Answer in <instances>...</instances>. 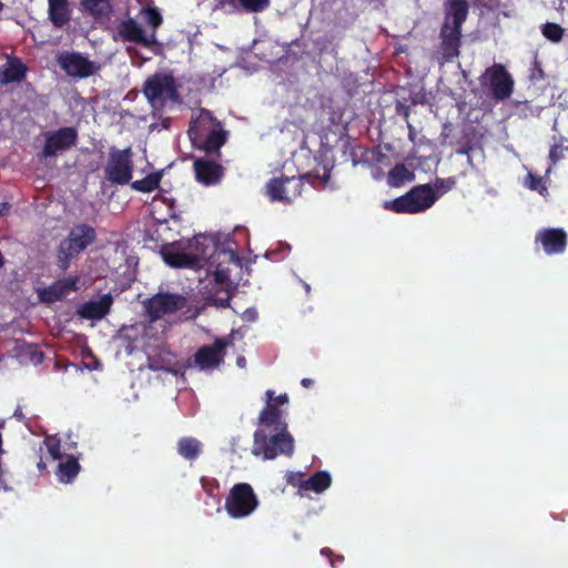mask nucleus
<instances>
[{"mask_svg": "<svg viewBox=\"0 0 568 568\" xmlns=\"http://www.w3.org/2000/svg\"><path fill=\"white\" fill-rule=\"evenodd\" d=\"M97 239L95 230L88 224L74 225L58 246V266L61 271L70 267L72 258L83 252Z\"/></svg>", "mask_w": 568, "mask_h": 568, "instance_id": "obj_2", "label": "nucleus"}, {"mask_svg": "<svg viewBox=\"0 0 568 568\" xmlns=\"http://www.w3.org/2000/svg\"><path fill=\"white\" fill-rule=\"evenodd\" d=\"M244 364H245V358H244V357H240V358H237V365H239V366L243 367V366H244Z\"/></svg>", "mask_w": 568, "mask_h": 568, "instance_id": "obj_50", "label": "nucleus"}, {"mask_svg": "<svg viewBox=\"0 0 568 568\" xmlns=\"http://www.w3.org/2000/svg\"><path fill=\"white\" fill-rule=\"evenodd\" d=\"M307 478H305L304 474L301 471L297 473H291L287 478V483L291 484L294 487H298L301 490H303L304 481Z\"/></svg>", "mask_w": 568, "mask_h": 568, "instance_id": "obj_42", "label": "nucleus"}, {"mask_svg": "<svg viewBox=\"0 0 568 568\" xmlns=\"http://www.w3.org/2000/svg\"><path fill=\"white\" fill-rule=\"evenodd\" d=\"M44 444L51 457L53 459H60L62 457L61 454V444L60 439L53 436H49L44 439Z\"/></svg>", "mask_w": 568, "mask_h": 568, "instance_id": "obj_39", "label": "nucleus"}, {"mask_svg": "<svg viewBox=\"0 0 568 568\" xmlns=\"http://www.w3.org/2000/svg\"><path fill=\"white\" fill-rule=\"evenodd\" d=\"M333 559L336 565L337 562H342L344 560V557L342 555H333Z\"/></svg>", "mask_w": 568, "mask_h": 568, "instance_id": "obj_48", "label": "nucleus"}, {"mask_svg": "<svg viewBox=\"0 0 568 568\" xmlns=\"http://www.w3.org/2000/svg\"><path fill=\"white\" fill-rule=\"evenodd\" d=\"M237 261L239 257L233 250L220 247L217 245L205 265L207 266L209 272L212 273L215 284H225L230 282V266L235 264Z\"/></svg>", "mask_w": 568, "mask_h": 568, "instance_id": "obj_12", "label": "nucleus"}, {"mask_svg": "<svg viewBox=\"0 0 568 568\" xmlns=\"http://www.w3.org/2000/svg\"><path fill=\"white\" fill-rule=\"evenodd\" d=\"M132 155L130 146L124 150L112 148L104 168L105 179L113 184H128L132 179L133 172Z\"/></svg>", "mask_w": 568, "mask_h": 568, "instance_id": "obj_8", "label": "nucleus"}, {"mask_svg": "<svg viewBox=\"0 0 568 568\" xmlns=\"http://www.w3.org/2000/svg\"><path fill=\"white\" fill-rule=\"evenodd\" d=\"M38 467H39L40 469H44V468H45V465H44L42 462H40V463L38 464Z\"/></svg>", "mask_w": 568, "mask_h": 568, "instance_id": "obj_52", "label": "nucleus"}, {"mask_svg": "<svg viewBox=\"0 0 568 568\" xmlns=\"http://www.w3.org/2000/svg\"><path fill=\"white\" fill-rule=\"evenodd\" d=\"M414 173L409 171L405 164L398 163L389 170L387 174V183L393 187H398L414 180Z\"/></svg>", "mask_w": 568, "mask_h": 568, "instance_id": "obj_33", "label": "nucleus"}, {"mask_svg": "<svg viewBox=\"0 0 568 568\" xmlns=\"http://www.w3.org/2000/svg\"><path fill=\"white\" fill-rule=\"evenodd\" d=\"M321 555L327 557L329 559L331 566L333 568H335V561L333 559V555L334 554H333V551L329 548H327V547L323 548L321 550Z\"/></svg>", "mask_w": 568, "mask_h": 568, "instance_id": "obj_45", "label": "nucleus"}, {"mask_svg": "<svg viewBox=\"0 0 568 568\" xmlns=\"http://www.w3.org/2000/svg\"><path fill=\"white\" fill-rule=\"evenodd\" d=\"M81 11L99 20L108 18L112 12L109 0H80Z\"/></svg>", "mask_w": 568, "mask_h": 568, "instance_id": "obj_29", "label": "nucleus"}, {"mask_svg": "<svg viewBox=\"0 0 568 568\" xmlns=\"http://www.w3.org/2000/svg\"><path fill=\"white\" fill-rule=\"evenodd\" d=\"M176 450L185 460L194 462L203 453V444L194 437L185 436L178 440Z\"/></svg>", "mask_w": 568, "mask_h": 568, "instance_id": "obj_28", "label": "nucleus"}, {"mask_svg": "<svg viewBox=\"0 0 568 568\" xmlns=\"http://www.w3.org/2000/svg\"><path fill=\"white\" fill-rule=\"evenodd\" d=\"M226 346L222 338H216L212 345L200 347L194 355L195 364L202 369L219 366L224 359Z\"/></svg>", "mask_w": 568, "mask_h": 568, "instance_id": "obj_18", "label": "nucleus"}, {"mask_svg": "<svg viewBox=\"0 0 568 568\" xmlns=\"http://www.w3.org/2000/svg\"><path fill=\"white\" fill-rule=\"evenodd\" d=\"M227 139L226 132L223 130L222 123L215 124V129L202 138L194 145L206 153H219L220 149L225 144Z\"/></svg>", "mask_w": 568, "mask_h": 568, "instance_id": "obj_26", "label": "nucleus"}, {"mask_svg": "<svg viewBox=\"0 0 568 568\" xmlns=\"http://www.w3.org/2000/svg\"><path fill=\"white\" fill-rule=\"evenodd\" d=\"M479 82L483 88L489 90L490 95L496 101H504L510 98L514 92V79L506 67L500 63L487 68L480 75Z\"/></svg>", "mask_w": 568, "mask_h": 568, "instance_id": "obj_7", "label": "nucleus"}, {"mask_svg": "<svg viewBox=\"0 0 568 568\" xmlns=\"http://www.w3.org/2000/svg\"><path fill=\"white\" fill-rule=\"evenodd\" d=\"M314 383H315V382H314V379H312V378H303V379L301 381L302 386H303V387H305V388H310V387H312V386L314 385Z\"/></svg>", "mask_w": 568, "mask_h": 568, "instance_id": "obj_46", "label": "nucleus"}, {"mask_svg": "<svg viewBox=\"0 0 568 568\" xmlns=\"http://www.w3.org/2000/svg\"><path fill=\"white\" fill-rule=\"evenodd\" d=\"M161 255L163 261L175 268H195L196 257L191 255L187 250V242H176L169 245H164L161 248Z\"/></svg>", "mask_w": 568, "mask_h": 568, "instance_id": "obj_14", "label": "nucleus"}, {"mask_svg": "<svg viewBox=\"0 0 568 568\" xmlns=\"http://www.w3.org/2000/svg\"><path fill=\"white\" fill-rule=\"evenodd\" d=\"M440 51L445 61H452L459 55L462 44V30L449 27L444 22L440 28Z\"/></svg>", "mask_w": 568, "mask_h": 568, "instance_id": "obj_20", "label": "nucleus"}, {"mask_svg": "<svg viewBox=\"0 0 568 568\" xmlns=\"http://www.w3.org/2000/svg\"><path fill=\"white\" fill-rule=\"evenodd\" d=\"M536 243H540L547 255L561 254L566 251L568 236L564 229H542L535 237Z\"/></svg>", "mask_w": 568, "mask_h": 568, "instance_id": "obj_17", "label": "nucleus"}, {"mask_svg": "<svg viewBox=\"0 0 568 568\" xmlns=\"http://www.w3.org/2000/svg\"><path fill=\"white\" fill-rule=\"evenodd\" d=\"M271 0H241V9L248 13H257L266 10Z\"/></svg>", "mask_w": 568, "mask_h": 568, "instance_id": "obj_36", "label": "nucleus"}, {"mask_svg": "<svg viewBox=\"0 0 568 568\" xmlns=\"http://www.w3.org/2000/svg\"><path fill=\"white\" fill-rule=\"evenodd\" d=\"M27 67L18 58H10L0 73V83L20 82L26 78Z\"/></svg>", "mask_w": 568, "mask_h": 568, "instance_id": "obj_27", "label": "nucleus"}, {"mask_svg": "<svg viewBox=\"0 0 568 568\" xmlns=\"http://www.w3.org/2000/svg\"><path fill=\"white\" fill-rule=\"evenodd\" d=\"M113 297L110 293L102 295L97 301H89L81 305L79 315L87 320H102L111 310Z\"/></svg>", "mask_w": 568, "mask_h": 568, "instance_id": "obj_23", "label": "nucleus"}, {"mask_svg": "<svg viewBox=\"0 0 568 568\" xmlns=\"http://www.w3.org/2000/svg\"><path fill=\"white\" fill-rule=\"evenodd\" d=\"M146 22L152 27L153 32L162 24L163 19L158 8L148 7L142 10Z\"/></svg>", "mask_w": 568, "mask_h": 568, "instance_id": "obj_37", "label": "nucleus"}, {"mask_svg": "<svg viewBox=\"0 0 568 568\" xmlns=\"http://www.w3.org/2000/svg\"><path fill=\"white\" fill-rule=\"evenodd\" d=\"M193 170L196 182L204 186L219 184L224 176V168L205 158H197L193 161Z\"/></svg>", "mask_w": 568, "mask_h": 568, "instance_id": "obj_15", "label": "nucleus"}, {"mask_svg": "<svg viewBox=\"0 0 568 568\" xmlns=\"http://www.w3.org/2000/svg\"><path fill=\"white\" fill-rule=\"evenodd\" d=\"M469 6L466 0H448L444 22L449 27L460 29L468 17Z\"/></svg>", "mask_w": 568, "mask_h": 568, "instance_id": "obj_25", "label": "nucleus"}, {"mask_svg": "<svg viewBox=\"0 0 568 568\" xmlns=\"http://www.w3.org/2000/svg\"><path fill=\"white\" fill-rule=\"evenodd\" d=\"M438 199L430 184H420L412 187L404 195L386 202L384 207L395 213L416 214L432 207Z\"/></svg>", "mask_w": 568, "mask_h": 568, "instance_id": "obj_3", "label": "nucleus"}, {"mask_svg": "<svg viewBox=\"0 0 568 568\" xmlns=\"http://www.w3.org/2000/svg\"><path fill=\"white\" fill-rule=\"evenodd\" d=\"M160 174L151 173L141 180H136L131 184V187L138 192L149 193L158 189L160 184Z\"/></svg>", "mask_w": 568, "mask_h": 568, "instance_id": "obj_35", "label": "nucleus"}, {"mask_svg": "<svg viewBox=\"0 0 568 568\" xmlns=\"http://www.w3.org/2000/svg\"><path fill=\"white\" fill-rule=\"evenodd\" d=\"M186 304V298L176 293H156L143 302L145 314L151 322H156L166 314H174Z\"/></svg>", "mask_w": 568, "mask_h": 568, "instance_id": "obj_9", "label": "nucleus"}, {"mask_svg": "<svg viewBox=\"0 0 568 568\" xmlns=\"http://www.w3.org/2000/svg\"><path fill=\"white\" fill-rule=\"evenodd\" d=\"M469 151H470V148H467V149L458 150L457 152H458L459 154H468V153H469Z\"/></svg>", "mask_w": 568, "mask_h": 568, "instance_id": "obj_51", "label": "nucleus"}, {"mask_svg": "<svg viewBox=\"0 0 568 568\" xmlns=\"http://www.w3.org/2000/svg\"><path fill=\"white\" fill-rule=\"evenodd\" d=\"M149 368H151L152 371H156L159 369V366L155 365L151 359H149Z\"/></svg>", "mask_w": 568, "mask_h": 568, "instance_id": "obj_49", "label": "nucleus"}, {"mask_svg": "<svg viewBox=\"0 0 568 568\" xmlns=\"http://www.w3.org/2000/svg\"><path fill=\"white\" fill-rule=\"evenodd\" d=\"M568 150V148H564L562 145L560 144H554L551 148H550V151H549V160H550V163L551 165H555L557 164L560 160L564 159V152Z\"/></svg>", "mask_w": 568, "mask_h": 568, "instance_id": "obj_41", "label": "nucleus"}, {"mask_svg": "<svg viewBox=\"0 0 568 568\" xmlns=\"http://www.w3.org/2000/svg\"><path fill=\"white\" fill-rule=\"evenodd\" d=\"M258 504L252 486L246 483H239L230 489L224 508L231 518L242 519L252 515Z\"/></svg>", "mask_w": 568, "mask_h": 568, "instance_id": "obj_5", "label": "nucleus"}, {"mask_svg": "<svg viewBox=\"0 0 568 568\" xmlns=\"http://www.w3.org/2000/svg\"><path fill=\"white\" fill-rule=\"evenodd\" d=\"M331 178L329 170L326 168L323 169V174L320 175L318 173H306L303 176H286V196H288V204L292 203L296 197L301 196L302 190L304 186L303 180H307L312 184L320 183L323 186H325L328 183V180Z\"/></svg>", "mask_w": 568, "mask_h": 568, "instance_id": "obj_19", "label": "nucleus"}, {"mask_svg": "<svg viewBox=\"0 0 568 568\" xmlns=\"http://www.w3.org/2000/svg\"><path fill=\"white\" fill-rule=\"evenodd\" d=\"M222 7H231L233 10L241 9V0H220Z\"/></svg>", "mask_w": 568, "mask_h": 568, "instance_id": "obj_43", "label": "nucleus"}, {"mask_svg": "<svg viewBox=\"0 0 568 568\" xmlns=\"http://www.w3.org/2000/svg\"><path fill=\"white\" fill-rule=\"evenodd\" d=\"M142 92L149 103L155 109H162L168 101L180 103L179 87L171 73L158 72L149 77Z\"/></svg>", "mask_w": 568, "mask_h": 568, "instance_id": "obj_4", "label": "nucleus"}, {"mask_svg": "<svg viewBox=\"0 0 568 568\" xmlns=\"http://www.w3.org/2000/svg\"><path fill=\"white\" fill-rule=\"evenodd\" d=\"M294 453V438L285 430L258 428L254 433L253 454L264 459H274L280 455L292 456Z\"/></svg>", "mask_w": 568, "mask_h": 568, "instance_id": "obj_1", "label": "nucleus"}, {"mask_svg": "<svg viewBox=\"0 0 568 568\" xmlns=\"http://www.w3.org/2000/svg\"><path fill=\"white\" fill-rule=\"evenodd\" d=\"M49 20L57 29H63L71 21V9L68 0H48Z\"/></svg>", "mask_w": 568, "mask_h": 568, "instance_id": "obj_24", "label": "nucleus"}, {"mask_svg": "<svg viewBox=\"0 0 568 568\" xmlns=\"http://www.w3.org/2000/svg\"><path fill=\"white\" fill-rule=\"evenodd\" d=\"M332 484L331 475L327 471L320 470L308 477L303 485V490H311L321 494L326 490Z\"/></svg>", "mask_w": 568, "mask_h": 568, "instance_id": "obj_31", "label": "nucleus"}, {"mask_svg": "<svg viewBox=\"0 0 568 568\" xmlns=\"http://www.w3.org/2000/svg\"><path fill=\"white\" fill-rule=\"evenodd\" d=\"M78 283L79 276L77 275L57 280L48 287L40 290L38 296L41 302L52 304L62 301L71 292L78 291Z\"/></svg>", "mask_w": 568, "mask_h": 568, "instance_id": "obj_16", "label": "nucleus"}, {"mask_svg": "<svg viewBox=\"0 0 568 568\" xmlns=\"http://www.w3.org/2000/svg\"><path fill=\"white\" fill-rule=\"evenodd\" d=\"M126 51H128L129 53H132L133 49L128 48V49H126Z\"/></svg>", "mask_w": 568, "mask_h": 568, "instance_id": "obj_53", "label": "nucleus"}, {"mask_svg": "<svg viewBox=\"0 0 568 568\" xmlns=\"http://www.w3.org/2000/svg\"><path fill=\"white\" fill-rule=\"evenodd\" d=\"M220 121L213 115V113L206 109H201L197 116L190 123L187 134L192 144L199 142L202 138L210 133L211 130L215 129V124Z\"/></svg>", "mask_w": 568, "mask_h": 568, "instance_id": "obj_21", "label": "nucleus"}, {"mask_svg": "<svg viewBox=\"0 0 568 568\" xmlns=\"http://www.w3.org/2000/svg\"><path fill=\"white\" fill-rule=\"evenodd\" d=\"M528 179H529V189H531L534 191H538L539 186L541 185V179L534 176L531 174L528 175Z\"/></svg>", "mask_w": 568, "mask_h": 568, "instance_id": "obj_44", "label": "nucleus"}, {"mask_svg": "<svg viewBox=\"0 0 568 568\" xmlns=\"http://www.w3.org/2000/svg\"><path fill=\"white\" fill-rule=\"evenodd\" d=\"M78 131L73 126H64L59 130L49 132L45 135V143L42 149L43 158H52L58 152L71 149L77 144Z\"/></svg>", "mask_w": 568, "mask_h": 568, "instance_id": "obj_13", "label": "nucleus"}, {"mask_svg": "<svg viewBox=\"0 0 568 568\" xmlns=\"http://www.w3.org/2000/svg\"><path fill=\"white\" fill-rule=\"evenodd\" d=\"M456 185V179L455 178H447V179H440L437 178L434 183V190L440 191L442 194L446 193L447 191L454 189Z\"/></svg>", "mask_w": 568, "mask_h": 568, "instance_id": "obj_40", "label": "nucleus"}, {"mask_svg": "<svg viewBox=\"0 0 568 568\" xmlns=\"http://www.w3.org/2000/svg\"><path fill=\"white\" fill-rule=\"evenodd\" d=\"M286 176L273 178L266 183V195L271 202H282L288 204V196H286Z\"/></svg>", "mask_w": 568, "mask_h": 568, "instance_id": "obj_30", "label": "nucleus"}, {"mask_svg": "<svg viewBox=\"0 0 568 568\" xmlns=\"http://www.w3.org/2000/svg\"><path fill=\"white\" fill-rule=\"evenodd\" d=\"M9 210V204L3 202L0 203V216L3 215Z\"/></svg>", "mask_w": 568, "mask_h": 568, "instance_id": "obj_47", "label": "nucleus"}, {"mask_svg": "<svg viewBox=\"0 0 568 568\" xmlns=\"http://www.w3.org/2000/svg\"><path fill=\"white\" fill-rule=\"evenodd\" d=\"M113 39L115 41L140 44L149 49L158 44L155 32L146 34L142 26L138 23L133 18L122 20L116 26Z\"/></svg>", "mask_w": 568, "mask_h": 568, "instance_id": "obj_11", "label": "nucleus"}, {"mask_svg": "<svg viewBox=\"0 0 568 568\" xmlns=\"http://www.w3.org/2000/svg\"><path fill=\"white\" fill-rule=\"evenodd\" d=\"M542 34L548 40L558 42L564 36V29L557 23L547 22L542 27Z\"/></svg>", "mask_w": 568, "mask_h": 568, "instance_id": "obj_38", "label": "nucleus"}, {"mask_svg": "<svg viewBox=\"0 0 568 568\" xmlns=\"http://www.w3.org/2000/svg\"><path fill=\"white\" fill-rule=\"evenodd\" d=\"M290 402L286 393L275 396V392L268 389L265 392V406L258 415L260 428H272V430H285L287 423L285 420L286 412L282 408Z\"/></svg>", "mask_w": 568, "mask_h": 568, "instance_id": "obj_6", "label": "nucleus"}, {"mask_svg": "<svg viewBox=\"0 0 568 568\" xmlns=\"http://www.w3.org/2000/svg\"><path fill=\"white\" fill-rule=\"evenodd\" d=\"M59 67L72 78L85 79L100 70V64L89 60L80 52L63 51L57 57Z\"/></svg>", "mask_w": 568, "mask_h": 568, "instance_id": "obj_10", "label": "nucleus"}, {"mask_svg": "<svg viewBox=\"0 0 568 568\" xmlns=\"http://www.w3.org/2000/svg\"><path fill=\"white\" fill-rule=\"evenodd\" d=\"M232 293L230 290V282L225 284H216L210 292L209 300L216 306L226 307L230 304Z\"/></svg>", "mask_w": 568, "mask_h": 568, "instance_id": "obj_34", "label": "nucleus"}, {"mask_svg": "<svg viewBox=\"0 0 568 568\" xmlns=\"http://www.w3.org/2000/svg\"><path fill=\"white\" fill-rule=\"evenodd\" d=\"M80 471V464L73 456L68 457L65 462H62L58 466L57 476L59 481L63 484H70L78 476Z\"/></svg>", "mask_w": 568, "mask_h": 568, "instance_id": "obj_32", "label": "nucleus"}, {"mask_svg": "<svg viewBox=\"0 0 568 568\" xmlns=\"http://www.w3.org/2000/svg\"><path fill=\"white\" fill-rule=\"evenodd\" d=\"M217 247L213 237L199 234L187 241V250L196 257V267L204 266L211 257L212 252Z\"/></svg>", "mask_w": 568, "mask_h": 568, "instance_id": "obj_22", "label": "nucleus"}]
</instances>
